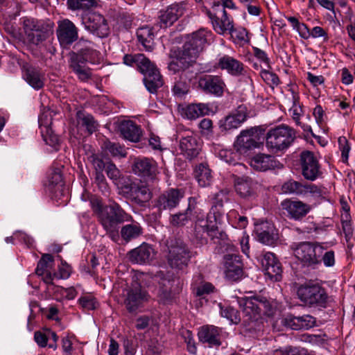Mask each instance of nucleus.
<instances>
[{
    "mask_svg": "<svg viewBox=\"0 0 355 355\" xmlns=\"http://www.w3.org/2000/svg\"><path fill=\"white\" fill-rule=\"evenodd\" d=\"M220 313L223 317L228 319L231 323L238 324L241 321L239 311L232 306L221 307Z\"/></svg>",
    "mask_w": 355,
    "mask_h": 355,
    "instance_id": "52",
    "label": "nucleus"
},
{
    "mask_svg": "<svg viewBox=\"0 0 355 355\" xmlns=\"http://www.w3.org/2000/svg\"><path fill=\"white\" fill-rule=\"evenodd\" d=\"M315 318L311 315L295 316L287 315L283 320L285 326L293 330L309 329L315 324Z\"/></svg>",
    "mask_w": 355,
    "mask_h": 355,
    "instance_id": "29",
    "label": "nucleus"
},
{
    "mask_svg": "<svg viewBox=\"0 0 355 355\" xmlns=\"http://www.w3.org/2000/svg\"><path fill=\"white\" fill-rule=\"evenodd\" d=\"M69 66L80 80L86 82L92 78L91 69L85 65L84 58L81 55L71 53L69 60Z\"/></svg>",
    "mask_w": 355,
    "mask_h": 355,
    "instance_id": "28",
    "label": "nucleus"
},
{
    "mask_svg": "<svg viewBox=\"0 0 355 355\" xmlns=\"http://www.w3.org/2000/svg\"><path fill=\"white\" fill-rule=\"evenodd\" d=\"M83 48H81L77 55H81L84 58V62H89L92 64L99 63L102 60V55L99 51L96 49V45L91 41H84Z\"/></svg>",
    "mask_w": 355,
    "mask_h": 355,
    "instance_id": "35",
    "label": "nucleus"
},
{
    "mask_svg": "<svg viewBox=\"0 0 355 355\" xmlns=\"http://www.w3.org/2000/svg\"><path fill=\"white\" fill-rule=\"evenodd\" d=\"M99 0H67L68 8L73 11L86 12L99 6Z\"/></svg>",
    "mask_w": 355,
    "mask_h": 355,
    "instance_id": "40",
    "label": "nucleus"
},
{
    "mask_svg": "<svg viewBox=\"0 0 355 355\" xmlns=\"http://www.w3.org/2000/svg\"><path fill=\"white\" fill-rule=\"evenodd\" d=\"M78 301L81 306L85 310H94L98 306V302L92 295L81 297Z\"/></svg>",
    "mask_w": 355,
    "mask_h": 355,
    "instance_id": "59",
    "label": "nucleus"
},
{
    "mask_svg": "<svg viewBox=\"0 0 355 355\" xmlns=\"http://www.w3.org/2000/svg\"><path fill=\"white\" fill-rule=\"evenodd\" d=\"M217 67L234 77L244 76L246 72L244 64L229 55H223L220 57L217 62Z\"/></svg>",
    "mask_w": 355,
    "mask_h": 355,
    "instance_id": "21",
    "label": "nucleus"
},
{
    "mask_svg": "<svg viewBox=\"0 0 355 355\" xmlns=\"http://www.w3.org/2000/svg\"><path fill=\"white\" fill-rule=\"evenodd\" d=\"M168 248L167 261L169 266L175 269L186 268L192 257L188 246L181 240L170 239L166 241Z\"/></svg>",
    "mask_w": 355,
    "mask_h": 355,
    "instance_id": "9",
    "label": "nucleus"
},
{
    "mask_svg": "<svg viewBox=\"0 0 355 355\" xmlns=\"http://www.w3.org/2000/svg\"><path fill=\"white\" fill-rule=\"evenodd\" d=\"M89 200L94 213L96 215L98 220L101 223L102 215H105L107 211V206L103 207L101 199L95 196L89 197Z\"/></svg>",
    "mask_w": 355,
    "mask_h": 355,
    "instance_id": "47",
    "label": "nucleus"
},
{
    "mask_svg": "<svg viewBox=\"0 0 355 355\" xmlns=\"http://www.w3.org/2000/svg\"><path fill=\"white\" fill-rule=\"evenodd\" d=\"M321 259L326 267L334 266L336 262L334 252L333 250L325 251V248H324Z\"/></svg>",
    "mask_w": 355,
    "mask_h": 355,
    "instance_id": "63",
    "label": "nucleus"
},
{
    "mask_svg": "<svg viewBox=\"0 0 355 355\" xmlns=\"http://www.w3.org/2000/svg\"><path fill=\"white\" fill-rule=\"evenodd\" d=\"M121 238L126 242L138 238L143 234V228L141 225L136 221L132 220L130 224L123 226L121 229Z\"/></svg>",
    "mask_w": 355,
    "mask_h": 355,
    "instance_id": "39",
    "label": "nucleus"
},
{
    "mask_svg": "<svg viewBox=\"0 0 355 355\" xmlns=\"http://www.w3.org/2000/svg\"><path fill=\"white\" fill-rule=\"evenodd\" d=\"M182 336L187 344L188 351L191 354H195L196 353L197 348L196 347L195 341L191 331L189 330H184L182 332Z\"/></svg>",
    "mask_w": 355,
    "mask_h": 355,
    "instance_id": "60",
    "label": "nucleus"
},
{
    "mask_svg": "<svg viewBox=\"0 0 355 355\" xmlns=\"http://www.w3.org/2000/svg\"><path fill=\"white\" fill-rule=\"evenodd\" d=\"M88 162L92 165L94 173L96 172H103V170L106 168V166L101 158L98 155L93 153L87 157Z\"/></svg>",
    "mask_w": 355,
    "mask_h": 355,
    "instance_id": "58",
    "label": "nucleus"
},
{
    "mask_svg": "<svg viewBox=\"0 0 355 355\" xmlns=\"http://www.w3.org/2000/svg\"><path fill=\"white\" fill-rule=\"evenodd\" d=\"M56 35L60 44L63 48H68L78 38V29L69 19L58 21Z\"/></svg>",
    "mask_w": 355,
    "mask_h": 355,
    "instance_id": "13",
    "label": "nucleus"
},
{
    "mask_svg": "<svg viewBox=\"0 0 355 355\" xmlns=\"http://www.w3.org/2000/svg\"><path fill=\"white\" fill-rule=\"evenodd\" d=\"M221 329L213 325H206L200 328L198 331L199 340L209 345V347L220 345Z\"/></svg>",
    "mask_w": 355,
    "mask_h": 355,
    "instance_id": "31",
    "label": "nucleus"
},
{
    "mask_svg": "<svg viewBox=\"0 0 355 355\" xmlns=\"http://www.w3.org/2000/svg\"><path fill=\"white\" fill-rule=\"evenodd\" d=\"M209 35L208 31L200 29L188 37L182 48L172 51L171 60L168 64V70L175 73L192 66L207 44Z\"/></svg>",
    "mask_w": 355,
    "mask_h": 355,
    "instance_id": "3",
    "label": "nucleus"
},
{
    "mask_svg": "<svg viewBox=\"0 0 355 355\" xmlns=\"http://www.w3.org/2000/svg\"><path fill=\"white\" fill-rule=\"evenodd\" d=\"M132 171L139 177L148 180H155L159 173L157 162L150 157H141L135 159Z\"/></svg>",
    "mask_w": 355,
    "mask_h": 355,
    "instance_id": "14",
    "label": "nucleus"
},
{
    "mask_svg": "<svg viewBox=\"0 0 355 355\" xmlns=\"http://www.w3.org/2000/svg\"><path fill=\"white\" fill-rule=\"evenodd\" d=\"M132 220V216L126 212L121 206L115 201L107 205V211L101 216V225L107 234L114 241L119 239V225L121 223Z\"/></svg>",
    "mask_w": 355,
    "mask_h": 355,
    "instance_id": "5",
    "label": "nucleus"
},
{
    "mask_svg": "<svg viewBox=\"0 0 355 355\" xmlns=\"http://www.w3.org/2000/svg\"><path fill=\"white\" fill-rule=\"evenodd\" d=\"M283 210L287 213V216L294 220H301L311 210V206L300 200L286 199L281 202Z\"/></svg>",
    "mask_w": 355,
    "mask_h": 355,
    "instance_id": "18",
    "label": "nucleus"
},
{
    "mask_svg": "<svg viewBox=\"0 0 355 355\" xmlns=\"http://www.w3.org/2000/svg\"><path fill=\"white\" fill-rule=\"evenodd\" d=\"M195 176L200 187H205L211 184L212 179L211 171L205 164H201L197 166Z\"/></svg>",
    "mask_w": 355,
    "mask_h": 355,
    "instance_id": "42",
    "label": "nucleus"
},
{
    "mask_svg": "<svg viewBox=\"0 0 355 355\" xmlns=\"http://www.w3.org/2000/svg\"><path fill=\"white\" fill-rule=\"evenodd\" d=\"M280 163L272 155L259 153L251 159V166L259 171L279 168Z\"/></svg>",
    "mask_w": 355,
    "mask_h": 355,
    "instance_id": "33",
    "label": "nucleus"
},
{
    "mask_svg": "<svg viewBox=\"0 0 355 355\" xmlns=\"http://www.w3.org/2000/svg\"><path fill=\"white\" fill-rule=\"evenodd\" d=\"M105 171L108 178L114 181L118 180L121 176L120 171L117 168L116 165L112 162L107 163Z\"/></svg>",
    "mask_w": 355,
    "mask_h": 355,
    "instance_id": "64",
    "label": "nucleus"
},
{
    "mask_svg": "<svg viewBox=\"0 0 355 355\" xmlns=\"http://www.w3.org/2000/svg\"><path fill=\"white\" fill-rule=\"evenodd\" d=\"M42 138L46 144L55 147L59 144V137L57 135L54 134L52 129H50L46 133L45 131L41 132Z\"/></svg>",
    "mask_w": 355,
    "mask_h": 355,
    "instance_id": "61",
    "label": "nucleus"
},
{
    "mask_svg": "<svg viewBox=\"0 0 355 355\" xmlns=\"http://www.w3.org/2000/svg\"><path fill=\"white\" fill-rule=\"evenodd\" d=\"M235 190L241 198H249L254 195V184L250 178H239L235 183Z\"/></svg>",
    "mask_w": 355,
    "mask_h": 355,
    "instance_id": "37",
    "label": "nucleus"
},
{
    "mask_svg": "<svg viewBox=\"0 0 355 355\" xmlns=\"http://www.w3.org/2000/svg\"><path fill=\"white\" fill-rule=\"evenodd\" d=\"M207 15L211 19L214 30L219 34H224L234 31L233 20L230 19L225 10L222 11H208Z\"/></svg>",
    "mask_w": 355,
    "mask_h": 355,
    "instance_id": "24",
    "label": "nucleus"
},
{
    "mask_svg": "<svg viewBox=\"0 0 355 355\" xmlns=\"http://www.w3.org/2000/svg\"><path fill=\"white\" fill-rule=\"evenodd\" d=\"M274 226L268 221H262L255 224L254 232L258 240L266 245H271L277 240V234L275 232Z\"/></svg>",
    "mask_w": 355,
    "mask_h": 355,
    "instance_id": "30",
    "label": "nucleus"
},
{
    "mask_svg": "<svg viewBox=\"0 0 355 355\" xmlns=\"http://www.w3.org/2000/svg\"><path fill=\"white\" fill-rule=\"evenodd\" d=\"M261 144L257 129L252 128L240 132L234 144V148L238 153L246 156L252 150L259 148Z\"/></svg>",
    "mask_w": 355,
    "mask_h": 355,
    "instance_id": "11",
    "label": "nucleus"
},
{
    "mask_svg": "<svg viewBox=\"0 0 355 355\" xmlns=\"http://www.w3.org/2000/svg\"><path fill=\"white\" fill-rule=\"evenodd\" d=\"M184 7L182 3L172 4L166 10H161L158 17V24L161 28L171 26L184 13Z\"/></svg>",
    "mask_w": 355,
    "mask_h": 355,
    "instance_id": "25",
    "label": "nucleus"
},
{
    "mask_svg": "<svg viewBox=\"0 0 355 355\" xmlns=\"http://www.w3.org/2000/svg\"><path fill=\"white\" fill-rule=\"evenodd\" d=\"M119 129L124 139L132 142L139 141L142 135L140 126L130 120L121 121L119 125Z\"/></svg>",
    "mask_w": 355,
    "mask_h": 355,
    "instance_id": "32",
    "label": "nucleus"
},
{
    "mask_svg": "<svg viewBox=\"0 0 355 355\" xmlns=\"http://www.w3.org/2000/svg\"><path fill=\"white\" fill-rule=\"evenodd\" d=\"M159 285L158 297L163 303L172 302L181 289L179 279L163 278Z\"/></svg>",
    "mask_w": 355,
    "mask_h": 355,
    "instance_id": "22",
    "label": "nucleus"
},
{
    "mask_svg": "<svg viewBox=\"0 0 355 355\" xmlns=\"http://www.w3.org/2000/svg\"><path fill=\"white\" fill-rule=\"evenodd\" d=\"M294 256L304 266L316 268L322 263L324 247L318 242L302 241L291 246Z\"/></svg>",
    "mask_w": 355,
    "mask_h": 355,
    "instance_id": "6",
    "label": "nucleus"
},
{
    "mask_svg": "<svg viewBox=\"0 0 355 355\" xmlns=\"http://www.w3.org/2000/svg\"><path fill=\"white\" fill-rule=\"evenodd\" d=\"M225 276L231 281L240 279L243 275V263L241 257L234 253L224 256Z\"/></svg>",
    "mask_w": 355,
    "mask_h": 355,
    "instance_id": "23",
    "label": "nucleus"
},
{
    "mask_svg": "<svg viewBox=\"0 0 355 355\" xmlns=\"http://www.w3.org/2000/svg\"><path fill=\"white\" fill-rule=\"evenodd\" d=\"M196 278V286L194 289L196 291V295L198 296H202L206 294H209L213 292L214 290V286L209 282H203L199 285H197V281H200L201 279V276L197 275L195 277Z\"/></svg>",
    "mask_w": 355,
    "mask_h": 355,
    "instance_id": "54",
    "label": "nucleus"
},
{
    "mask_svg": "<svg viewBox=\"0 0 355 355\" xmlns=\"http://www.w3.org/2000/svg\"><path fill=\"white\" fill-rule=\"evenodd\" d=\"M49 182L52 187L50 189L52 191H53V188L60 190L63 186L62 174L58 171L52 172L49 175Z\"/></svg>",
    "mask_w": 355,
    "mask_h": 355,
    "instance_id": "57",
    "label": "nucleus"
},
{
    "mask_svg": "<svg viewBox=\"0 0 355 355\" xmlns=\"http://www.w3.org/2000/svg\"><path fill=\"white\" fill-rule=\"evenodd\" d=\"M138 40L142 44L146 50L150 51L152 49V43L154 38V35L151 28L148 26H144L139 28L137 31Z\"/></svg>",
    "mask_w": 355,
    "mask_h": 355,
    "instance_id": "43",
    "label": "nucleus"
},
{
    "mask_svg": "<svg viewBox=\"0 0 355 355\" xmlns=\"http://www.w3.org/2000/svg\"><path fill=\"white\" fill-rule=\"evenodd\" d=\"M39 125L41 130V132L45 131L48 133L50 129H51L52 125V115L49 112H44L39 116Z\"/></svg>",
    "mask_w": 355,
    "mask_h": 355,
    "instance_id": "55",
    "label": "nucleus"
},
{
    "mask_svg": "<svg viewBox=\"0 0 355 355\" xmlns=\"http://www.w3.org/2000/svg\"><path fill=\"white\" fill-rule=\"evenodd\" d=\"M292 115L293 119L295 121L296 125H300V116L302 114V109L299 102V96L295 93L293 92V106L289 110Z\"/></svg>",
    "mask_w": 355,
    "mask_h": 355,
    "instance_id": "50",
    "label": "nucleus"
},
{
    "mask_svg": "<svg viewBox=\"0 0 355 355\" xmlns=\"http://www.w3.org/2000/svg\"><path fill=\"white\" fill-rule=\"evenodd\" d=\"M94 182L102 192L108 190V184L106 182L105 177L103 172H96L94 173Z\"/></svg>",
    "mask_w": 355,
    "mask_h": 355,
    "instance_id": "62",
    "label": "nucleus"
},
{
    "mask_svg": "<svg viewBox=\"0 0 355 355\" xmlns=\"http://www.w3.org/2000/svg\"><path fill=\"white\" fill-rule=\"evenodd\" d=\"M209 107L205 103H193L184 109V114L188 119H196L209 114Z\"/></svg>",
    "mask_w": 355,
    "mask_h": 355,
    "instance_id": "41",
    "label": "nucleus"
},
{
    "mask_svg": "<svg viewBox=\"0 0 355 355\" xmlns=\"http://www.w3.org/2000/svg\"><path fill=\"white\" fill-rule=\"evenodd\" d=\"M184 197V191L182 189L171 188L161 193L154 201V207L159 212L164 210H172L178 207Z\"/></svg>",
    "mask_w": 355,
    "mask_h": 355,
    "instance_id": "12",
    "label": "nucleus"
},
{
    "mask_svg": "<svg viewBox=\"0 0 355 355\" xmlns=\"http://www.w3.org/2000/svg\"><path fill=\"white\" fill-rule=\"evenodd\" d=\"M24 77L26 81L35 89H40L44 86V75L35 67L26 68Z\"/></svg>",
    "mask_w": 355,
    "mask_h": 355,
    "instance_id": "36",
    "label": "nucleus"
},
{
    "mask_svg": "<svg viewBox=\"0 0 355 355\" xmlns=\"http://www.w3.org/2000/svg\"><path fill=\"white\" fill-rule=\"evenodd\" d=\"M180 149L187 159H192L198 155L200 148L196 137L187 135L180 139Z\"/></svg>",
    "mask_w": 355,
    "mask_h": 355,
    "instance_id": "34",
    "label": "nucleus"
},
{
    "mask_svg": "<svg viewBox=\"0 0 355 355\" xmlns=\"http://www.w3.org/2000/svg\"><path fill=\"white\" fill-rule=\"evenodd\" d=\"M247 117L248 109L245 105H241L220 121V128L223 130L236 129L247 119Z\"/></svg>",
    "mask_w": 355,
    "mask_h": 355,
    "instance_id": "20",
    "label": "nucleus"
},
{
    "mask_svg": "<svg viewBox=\"0 0 355 355\" xmlns=\"http://www.w3.org/2000/svg\"><path fill=\"white\" fill-rule=\"evenodd\" d=\"M273 355H309L307 349L293 347H286L274 350Z\"/></svg>",
    "mask_w": 355,
    "mask_h": 355,
    "instance_id": "51",
    "label": "nucleus"
},
{
    "mask_svg": "<svg viewBox=\"0 0 355 355\" xmlns=\"http://www.w3.org/2000/svg\"><path fill=\"white\" fill-rule=\"evenodd\" d=\"M144 83L147 90L151 94L157 93L158 89L164 85V80L159 69L147 73L144 77Z\"/></svg>",
    "mask_w": 355,
    "mask_h": 355,
    "instance_id": "38",
    "label": "nucleus"
},
{
    "mask_svg": "<svg viewBox=\"0 0 355 355\" xmlns=\"http://www.w3.org/2000/svg\"><path fill=\"white\" fill-rule=\"evenodd\" d=\"M260 75L264 82L270 86H277L279 84V77L273 72L263 69L261 70Z\"/></svg>",
    "mask_w": 355,
    "mask_h": 355,
    "instance_id": "56",
    "label": "nucleus"
},
{
    "mask_svg": "<svg viewBox=\"0 0 355 355\" xmlns=\"http://www.w3.org/2000/svg\"><path fill=\"white\" fill-rule=\"evenodd\" d=\"M303 184L295 180H288L282 186V191L284 193L302 196Z\"/></svg>",
    "mask_w": 355,
    "mask_h": 355,
    "instance_id": "48",
    "label": "nucleus"
},
{
    "mask_svg": "<svg viewBox=\"0 0 355 355\" xmlns=\"http://www.w3.org/2000/svg\"><path fill=\"white\" fill-rule=\"evenodd\" d=\"M198 87L205 94L220 97L223 95L226 85L220 76L204 75L198 80Z\"/></svg>",
    "mask_w": 355,
    "mask_h": 355,
    "instance_id": "16",
    "label": "nucleus"
},
{
    "mask_svg": "<svg viewBox=\"0 0 355 355\" xmlns=\"http://www.w3.org/2000/svg\"><path fill=\"white\" fill-rule=\"evenodd\" d=\"M193 218H195L193 236L197 243L206 244L207 236L211 239L217 238L218 234L221 239L226 236L223 232H219L218 225L220 223V214L216 211V209L211 208L205 218V214L200 210H196L195 206L191 204V198L184 211L170 216L169 224L175 227H182L189 224Z\"/></svg>",
    "mask_w": 355,
    "mask_h": 355,
    "instance_id": "1",
    "label": "nucleus"
},
{
    "mask_svg": "<svg viewBox=\"0 0 355 355\" xmlns=\"http://www.w3.org/2000/svg\"><path fill=\"white\" fill-rule=\"evenodd\" d=\"M85 28L99 37H106L110 34V27L105 18L97 12L90 13L87 19L83 21Z\"/></svg>",
    "mask_w": 355,
    "mask_h": 355,
    "instance_id": "17",
    "label": "nucleus"
},
{
    "mask_svg": "<svg viewBox=\"0 0 355 355\" xmlns=\"http://www.w3.org/2000/svg\"><path fill=\"white\" fill-rule=\"evenodd\" d=\"M24 39L29 45L38 46L53 35V24L28 17L21 19Z\"/></svg>",
    "mask_w": 355,
    "mask_h": 355,
    "instance_id": "7",
    "label": "nucleus"
},
{
    "mask_svg": "<svg viewBox=\"0 0 355 355\" xmlns=\"http://www.w3.org/2000/svg\"><path fill=\"white\" fill-rule=\"evenodd\" d=\"M136 66L139 71L144 75V77L146 76L147 73H150L158 69L153 62L141 53L137 58Z\"/></svg>",
    "mask_w": 355,
    "mask_h": 355,
    "instance_id": "45",
    "label": "nucleus"
},
{
    "mask_svg": "<svg viewBox=\"0 0 355 355\" xmlns=\"http://www.w3.org/2000/svg\"><path fill=\"white\" fill-rule=\"evenodd\" d=\"M77 119L79 123L86 128L89 134H92L96 131L98 123L91 114H85L82 112H78Z\"/></svg>",
    "mask_w": 355,
    "mask_h": 355,
    "instance_id": "44",
    "label": "nucleus"
},
{
    "mask_svg": "<svg viewBox=\"0 0 355 355\" xmlns=\"http://www.w3.org/2000/svg\"><path fill=\"white\" fill-rule=\"evenodd\" d=\"M261 263L265 274L274 281H279L282 277V269L281 263L274 253H264L261 259Z\"/></svg>",
    "mask_w": 355,
    "mask_h": 355,
    "instance_id": "19",
    "label": "nucleus"
},
{
    "mask_svg": "<svg viewBox=\"0 0 355 355\" xmlns=\"http://www.w3.org/2000/svg\"><path fill=\"white\" fill-rule=\"evenodd\" d=\"M128 189V195L131 201L139 205H144L151 198V192L149 188L144 184L131 183L125 187Z\"/></svg>",
    "mask_w": 355,
    "mask_h": 355,
    "instance_id": "27",
    "label": "nucleus"
},
{
    "mask_svg": "<svg viewBox=\"0 0 355 355\" xmlns=\"http://www.w3.org/2000/svg\"><path fill=\"white\" fill-rule=\"evenodd\" d=\"M238 303L243 313V331L250 336H258L262 332V315L272 316L277 310L275 302L262 296L240 297Z\"/></svg>",
    "mask_w": 355,
    "mask_h": 355,
    "instance_id": "2",
    "label": "nucleus"
},
{
    "mask_svg": "<svg viewBox=\"0 0 355 355\" xmlns=\"http://www.w3.org/2000/svg\"><path fill=\"white\" fill-rule=\"evenodd\" d=\"M53 257L50 254H44L39 261L35 272L37 275H44L49 267V263H53Z\"/></svg>",
    "mask_w": 355,
    "mask_h": 355,
    "instance_id": "53",
    "label": "nucleus"
},
{
    "mask_svg": "<svg viewBox=\"0 0 355 355\" xmlns=\"http://www.w3.org/2000/svg\"><path fill=\"white\" fill-rule=\"evenodd\" d=\"M296 138L295 130L285 124H281L270 128L267 132L265 139L266 146L271 153L286 151Z\"/></svg>",
    "mask_w": 355,
    "mask_h": 355,
    "instance_id": "4",
    "label": "nucleus"
},
{
    "mask_svg": "<svg viewBox=\"0 0 355 355\" xmlns=\"http://www.w3.org/2000/svg\"><path fill=\"white\" fill-rule=\"evenodd\" d=\"M297 294L300 301L309 306L325 307L328 300L325 288L313 282L300 286Z\"/></svg>",
    "mask_w": 355,
    "mask_h": 355,
    "instance_id": "10",
    "label": "nucleus"
},
{
    "mask_svg": "<svg viewBox=\"0 0 355 355\" xmlns=\"http://www.w3.org/2000/svg\"><path fill=\"white\" fill-rule=\"evenodd\" d=\"M121 297L123 306L130 313H137L150 299L148 291L137 281L127 285L123 289Z\"/></svg>",
    "mask_w": 355,
    "mask_h": 355,
    "instance_id": "8",
    "label": "nucleus"
},
{
    "mask_svg": "<svg viewBox=\"0 0 355 355\" xmlns=\"http://www.w3.org/2000/svg\"><path fill=\"white\" fill-rule=\"evenodd\" d=\"M189 90V85L186 82L185 78H183L182 73L179 78V80H176L173 87V92L175 96L178 97H182L188 93Z\"/></svg>",
    "mask_w": 355,
    "mask_h": 355,
    "instance_id": "49",
    "label": "nucleus"
},
{
    "mask_svg": "<svg viewBox=\"0 0 355 355\" xmlns=\"http://www.w3.org/2000/svg\"><path fill=\"white\" fill-rule=\"evenodd\" d=\"M104 148L113 157H125L127 152L123 146L119 143L112 142L109 140L103 144Z\"/></svg>",
    "mask_w": 355,
    "mask_h": 355,
    "instance_id": "46",
    "label": "nucleus"
},
{
    "mask_svg": "<svg viewBox=\"0 0 355 355\" xmlns=\"http://www.w3.org/2000/svg\"><path fill=\"white\" fill-rule=\"evenodd\" d=\"M300 161L302 174L306 180L314 181L322 174L319 162L312 152L301 153Z\"/></svg>",
    "mask_w": 355,
    "mask_h": 355,
    "instance_id": "15",
    "label": "nucleus"
},
{
    "mask_svg": "<svg viewBox=\"0 0 355 355\" xmlns=\"http://www.w3.org/2000/svg\"><path fill=\"white\" fill-rule=\"evenodd\" d=\"M128 255L132 263L146 264L154 259L155 252L151 245L143 243L139 247L130 250Z\"/></svg>",
    "mask_w": 355,
    "mask_h": 355,
    "instance_id": "26",
    "label": "nucleus"
}]
</instances>
